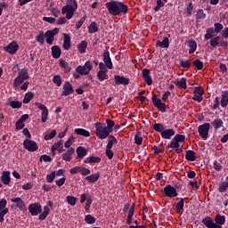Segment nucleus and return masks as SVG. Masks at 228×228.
<instances>
[{"label":"nucleus","instance_id":"1","mask_svg":"<svg viewBox=\"0 0 228 228\" xmlns=\"http://www.w3.org/2000/svg\"><path fill=\"white\" fill-rule=\"evenodd\" d=\"M105 8H107L110 15L112 17H118V15H126L129 11V7L126 5L123 2H118L111 0L105 4Z\"/></svg>","mask_w":228,"mask_h":228},{"label":"nucleus","instance_id":"2","mask_svg":"<svg viewBox=\"0 0 228 228\" xmlns=\"http://www.w3.org/2000/svg\"><path fill=\"white\" fill-rule=\"evenodd\" d=\"M77 11V1L69 0V3L61 8L62 15L66 14V19L70 20L74 17V13Z\"/></svg>","mask_w":228,"mask_h":228},{"label":"nucleus","instance_id":"3","mask_svg":"<svg viewBox=\"0 0 228 228\" xmlns=\"http://www.w3.org/2000/svg\"><path fill=\"white\" fill-rule=\"evenodd\" d=\"M95 127V136L99 138V140H106L109 136H110V132L106 128V125L104 123L97 122L94 124Z\"/></svg>","mask_w":228,"mask_h":228},{"label":"nucleus","instance_id":"4","mask_svg":"<svg viewBox=\"0 0 228 228\" xmlns=\"http://www.w3.org/2000/svg\"><path fill=\"white\" fill-rule=\"evenodd\" d=\"M94 67L92 66V61H86L84 66H77L76 69V72L80 74L81 76H88L90 74V70H92Z\"/></svg>","mask_w":228,"mask_h":228},{"label":"nucleus","instance_id":"5","mask_svg":"<svg viewBox=\"0 0 228 228\" xmlns=\"http://www.w3.org/2000/svg\"><path fill=\"white\" fill-rule=\"evenodd\" d=\"M151 101L153 102V106H155V108H158L159 111H161V113H165L167 111V104L163 103L161 102V99L158 98L156 94H153Z\"/></svg>","mask_w":228,"mask_h":228},{"label":"nucleus","instance_id":"6","mask_svg":"<svg viewBox=\"0 0 228 228\" xmlns=\"http://www.w3.org/2000/svg\"><path fill=\"white\" fill-rule=\"evenodd\" d=\"M23 147L26 149V151H28V152H35L38 151V144L37 142L29 139H25L23 141Z\"/></svg>","mask_w":228,"mask_h":228},{"label":"nucleus","instance_id":"7","mask_svg":"<svg viewBox=\"0 0 228 228\" xmlns=\"http://www.w3.org/2000/svg\"><path fill=\"white\" fill-rule=\"evenodd\" d=\"M210 127H211V125L209 123H205L199 126L198 133H199L200 136H201V138H203V140H208Z\"/></svg>","mask_w":228,"mask_h":228},{"label":"nucleus","instance_id":"8","mask_svg":"<svg viewBox=\"0 0 228 228\" xmlns=\"http://www.w3.org/2000/svg\"><path fill=\"white\" fill-rule=\"evenodd\" d=\"M28 212L32 216H38L42 213V205L38 203H31L28 205Z\"/></svg>","mask_w":228,"mask_h":228},{"label":"nucleus","instance_id":"9","mask_svg":"<svg viewBox=\"0 0 228 228\" xmlns=\"http://www.w3.org/2000/svg\"><path fill=\"white\" fill-rule=\"evenodd\" d=\"M164 195L165 197H169L170 199H174V197H177V189L174 186L167 184L164 187Z\"/></svg>","mask_w":228,"mask_h":228},{"label":"nucleus","instance_id":"10","mask_svg":"<svg viewBox=\"0 0 228 228\" xmlns=\"http://www.w3.org/2000/svg\"><path fill=\"white\" fill-rule=\"evenodd\" d=\"M11 202L15 204V208H18L20 211H26L27 209L26 203L24 202V200H22V198L20 197L12 198L11 200Z\"/></svg>","mask_w":228,"mask_h":228},{"label":"nucleus","instance_id":"11","mask_svg":"<svg viewBox=\"0 0 228 228\" xmlns=\"http://www.w3.org/2000/svg\"><path fill=\"white\" fill-rule=\"evenodd\" d=\"M38 110H41L42 115H41V120L43 123L47 122V117H49V110L47 107L42 103H36Z\"/></svg>","mask_w":228,"mask_h":228},{"label":"nucleus","instance_id":"12","mask_svg":"<svg viewBox=\"0 0 228 228\" xmlns=\"http://www.w3.org/2000/svg\"><path fill=\"white\" fill-rule=\"evenodd\" d=\"M103 62L107 69L111 70L113 69V62L111 61V57L110 56V51L105 50L102 53Z\"/></svg>","mask_w":228,"mask_h":228},{"label":"nucleus","instance_id":"13","mask_svg":"<svg viewBox=\"0 0 228 228\" xmlns=\"http://www.w3.org/2000/svg\"><path fill=\"white\" fill-rule=\"evenodd\" d=\"M72 94H74V87L70 82L66 81L63 85V91L61 92V95L67 97Z\"/></svg>","mask_w":228,"mask_h":228},{"label":"nucleus","instance_id":"14","mask_svg":"<svg viewBox=\"0 0 228 228\" xmlns=\"http://www.w3.org/2000/svg\"><path fill=\"white\" fill-rule=\"evenodd\" d=\"M114 83L115 85H123L124 86H127L130 83L129 77H126L120 75L114 76Z\"/></svg>","mask_w":228,"mask_h":228},{"label":"nucleus","instance_id":"15","mask_svg":"<svg viewBox=\"0 0 228 228\" xmlns=\"http://www.w3.org/2000/svg\"><path fill=\"white\" fill-rule=\"evenodd\" d=\"M202 95H204V90L200 87H195L192 101L202 102V101H204V97H202Z\"/></svg>","mask_w":228,"mask_h":228},{"label":"nucleus","instance_id":"16","mask_svg":"<svg viewBox=\"0 0 228 228\" xmlns=\"http://www.w3.org/2000/svg\"><path fill=\"white\" fill-rule=\"evenodd\" d=\"M142 78L146 83V85H148V86H151V85H152V77L151 76V70L145 68L142 69Z\"/></svg>","mask_w":228,"mask_h":228},{"label":"nucleus","instance_id":"17","mask_svg":"<svg viewBox=\"0 0 228 228\" xmlns=\"http://www.w3.org/2000/svg\"><path fill=\"white\" fill-rule=\"evenodd\" d=\"M202 224L208 228H222V226L216 224L215 221L209 216L202 219Z\"/></svg>","mask_w":228,"mask_h":228},{"label":"nucleus","instance_id":"18","mask_svg":"<svg viewBox=\"0 0 228 228\" xmlns=\"http://www.w3.org/2000/svg\"><path fill=\"white\" fill-rule=\"evenodd\" d=\"M17 51H19V45L15 41L11 42L5 47V52L9 53V54H15V53H17Z\"/></svg>","mask_w":228,"mask_h":228},{"label":"nucleus","instance_id":"19","mask_svg":"<svg viewBox=\"0 0 228 228\" xmlns=\"http://www.w3.org/2000/svg\"><path fill=\"white\" fill-rule=\"evenodd\" d=\"M88 150L83 146H78L77 148V159H83L85 156H87Z\"/></svg>","mask_w":228,"mask_h":228},{"label":"nucleus","instance_id":"20","mask_svg":"<svg viewBox=\"0 0 228 228\" xmlns=\"http://www.w3.org/2000/svg\"><path fill=\"white\" fill-rule=\"evenodd\" d=\"M175 134V130L169 128L162 131L161 137L164 140H170V138H172V136H174Z\"/></svg>","mask_w":228,"mask_h":228},{"label":"nucleus","instance_id":"21","mask_svg":"<svg viewBox=\"0 0 228 228\" xmlns=\"http://www.w3.org/2000/svg\"><path fill=\"white\" fill-rule=\"evenodd\" d=\"M76 152V149L74 148H69L68 151L62 154V159L63 161H71L72 160V154Z\"/></svg>","mask_w":228,"mask_h":228},{"label":"nucleus","instance_id":"22","mask_svg":"<svg viewBox=\"0 0 228 228\" xmlns=\"http://www.w3.org/2000/svg\"><path fill=\"white\" fill-rule=\"evenodd\" d=\"M174 84L175 85V86H177L178 88H182L183 90H186L188 88V86H186V78L182 77V78H176L174 81Z\"/></svg>","mask_w":228,"mask_h":228},{"label":"nucleus","instance_id":"23","mask_svg":"<svg viewBox=\"0 0 228 228\" xmlns=\"http://www.w3.org/2000/svg\"><path fill=\"white\" fill-rule=\"evenodd\" d=\"M0 179L3 184L8 186V184H10V182L12 181V177H10V171H4L2 173Z\"/></svg>","mask_w":228,"mask_h":228},{"label":"nucleus","instance_id":"24","mask_svg":"<svg viewBox=\"0 0 228 228\" xmlns=\"http://www.w3.org/2000/svg\"><path fill=\"white\" fill-rule=\"evenodd\" d=\"M220 106H222V108H227V106H228V91L222 92Z\"/></svg>","mask_w":228,"mask_h":228},{"label":"nucleus","instance_id":"25","mask_svg":"<svg viewBox=\"0 0 228 228\" xmlns=\"http://www.w3.org/2000/svg\"><path fill=\"white\" fill-rule=\"evenodd\" d=\"M52 51V56L54 58V60H58L61 56V48L58 45H53L51 48Z\"/></svg>","mask_w":228,"mask_h":228},{"label":"nucleus","instance_id":"26","mask_svg":"<svg viewBox=\"0 0 228 228\" xmlns=\"http://www.w3.org/2000/svg\"><path fill=\"white\" fill-rule=\"evenodd\" d=\"M63 45L62 47L64 51H69L70 49V36L67 33H63Z\"/></svg>","mask_w":228,"mask_h":228},{"label":"nucleus","instance_id":"27","mask_svg":"<svg viewBox=\"0 0 228 228\" xmlns=\"http://www.w3.org/2000/svg\"><path fill=\"white\" fill-rule=\"evenodd\" d=\"M136 204L133 203L129 211H128V216L126 219V225H131L133 224V216H134V208Z\"/></svg>","mask_w":228,"mask_h":228},{"label":"nucleus","instance_id":"28","mask_svg":"<svg viewBox=\"0 0 228 228\" xmlns=\"http://www.w3.org/2000/svg\"><path fill=\"white\" fill-rule=\"evenodd\" d=\"M156 45H158V47H162V49H168V47H170V41L168 40V37H164L163 41L158 40Z\"/></svg>","mask_w":228,"mask_h":228},{"label":"nucleus","instance_id":"29","mask_svg":"<svg viewBox=\"0 0 228 228\" xmlns=\"http://www.w3.org/2000/svg\"><path fill=\"white\" fill-rule=\"evenodd\" d=\"M99 177H101V173L97 172L94 175L86 176L85 181H87V183H97V181H99Z\"/></svg>","mask_w":228,"mask_h":228},{"label":"nucleus","instance_id":"30","mask_svg":"<svg viewBox=\"0 0 228 228\" xmlns=\"http://www.w3.org/2000/svg\"><path fill=\"white\" fill-rule=\"evenodd\" d=\"M215 28L210 27L207 29L206 34L204 35L205 40H211V38H215Z\"/></svg>","mask_w":228,"mask_h":228},{"label":"nucleus","instance_id":"31","mask_svg":"<svg viewBox=\"0 0 228 228\" xmlns=\"http://www.w3.org/2000/svg\"><path fill=\"white\" fill-rule=\"evenodd\" d=\"M118 143V141H117V138L115 136L109 135L106 149H113V145H117Z\"/></svg>","mask_w":228,"mask_h":228},{"label":"nucleus","instance_id":"32","mask_svg":"<svg viewBox=\"0 0 228 228\" xmlns=\"http://www.w3.org/2000/svg\"><path fill=\"white\" fill-rule=\"evenodd\" d=\"M215 222L216 225H219V227H222V225L225 224V216L217 214L215 217Z\"/></svg>","mask_w":228,"mask_h":228},{"label":"nucleus","instance_id":"33","mask_svg":"<svg viewBox=\"0 0 228 228\" xmlns=\"http://www.w3.org/2000/svg\"><path fill=\"white\" fill-rule=\"evenodd\" d=\"M84 163H86V164L101 163V158L95 157L94 155H90L84 160Z\"/></svg>","mask_w":228,"mask_h":228},{"label":"nucleus","instance_id":"34","mask_svg":"<svg viewBox=\"0 0 228 228\" xmlns=\"http://www.w3.org/2000/svg\"><path fill=\"white\" fill-rule=\"evenodd\" d=\"M175 209L176 213L183 215V211H184V199L181 198V200L176 203Z\"/></svg>","mask_w":228,"mask_h":228},{"label":"nucleus","instance_id":"35","mask_svg":"<svg viewBox=\"0 0 228 228\" xmlns=\"http://www.w3.org/2000/svg\"><path fill=\"white\" fill-rule=\"evenodd\" d=\"M75 133L76 134H78L79 136H85L86 138L90 136V131L85 128H76Z\"/></svg>","mask_w":228,"mask_h":228},{"label":"nucleus","instance_id":"36","mask_svg":"<svg viewBox=\"0 0 228 228\" xmlns=\"http://www.w3.org/2000/svg\"><path fill=\"white\" fill-rule=\"evenodd\" d=\"M211 126L214 129H221V127H224V121L220 118H215L214 121L211 122Z\"/></svg>","mask_w":228,"mask_h":228},{"label":"nucleus","instance_id":"37","mask_svg":"<svg viewBox=\"0 0 228 228\" xmlns=\"http://www.w3.org/2000/svg\"><path fill=\"white\" fill-rule=\"evenodd\" d=\"M35 98V94L33 92H28L25 94V96L23 98V103L24 104H29L31 101Z\"/></svg>","mask_w":228,"mask_h":228},{"label":"nucleus","instance_id":"38","mask_svg":"<svg viewBox=\"0 0 228 228\" xmlns=\"http://www.w3.org/2000/svg\"><path fill=\"white\" fill-rule=\"evenodd\" d=\"M60 66L64 69V72L66 74H69V72H70V70H72V67H70V65L69 64V62H67L65 60H61L60 61Z\"/></svg>","mask_w":228,"mask_h":228},{"label":"nucleus","instance_id":"39","mask_svg":"<svg viewBox=\"0 0 228 228\" xmlns=\"http://www.w3.org/2000/svg\"><path fill=\"white\" fill-rule=\"evenodd\" d=\"M88 47V43L86 41H81V43L77 45L78 53L80 54H85L86 53V48Z\"/></svg>","mask_w":228,"mask_h":228},{"label":"nucleus","instance_id":"40","mask_svg":"<svg viewBox=\"0 0 228 228\" xmlns=\"http://www.w3.org/2000/svg\"><path fill=\"white\" fill-rule=\"evenodd\" d=\"M99 31V27L97 26V22L92 21L88 27V33L90 35H94V33H97Z\"/></svg>","mask_w":228,"mask_h":228},{"label":"nucleus","instance_id":"41","mask_svg":"<svg viewBox=\"0 0 228 228\" xmlns=\"http://www.w3.org/2000/svg\"><path fill=\"white\" fill-rule=\"evenodd\" d=\"M185 159L187 161H195L197 159V157L195 156V151L189 150L185 153Z\"/></svg>","mask_w":228,"mask_h":228},{"label":"nucleus","instance_id":"42","mask_svg":"<svg viewBox=\"0 0 228 228\" xmlns=\"http://www.w3.org/2000/svg\"><path fill=\"white\" fill-rule=\"evenodd\" d=\"M45 37L46 38V44H48V45H53V42H54L53 35L47 30L45 33Z\"/></svg>","mask_w":228,"mask_h":228},{"label":"nucleus","instance_id":"43","mask_svg":"<svg viewBox=\"0 0 228 228\" xmlns=\"http://www.w3.org/2000/svg\"><path fill=\"white\" fill-rule=\"evenodd\" d=\"M9 106H11V108H12V110H20V108H22V102H20L18 100L11 101L9 102Z\"/></svg>","mask_w":228,"mask_h":228},{"label":"nucleus","instance_id":"44","mask_svg":"<svg viewBox=\"0 0 228 228\" xmlns=\"http://www.w3.org/2000/svg\"><path fill=\"white\" fill-rule=\"evenodd\" d=\"M152 127L157 133H163L165 131V126L161 123H155L152 125Z\"/></svg>","mask_w":228,"mask_h":228},{"label":"nucleus","instance_id":"45","mask_svg":"<svg viewBox=\"0 0 228 228\" xmlns=\"http://www.w3.org/2000/svg\"><path fill=\"white\" fill-rule=\"evenodd\" d=\"M173 139H175V142H177L178 143H184V142H186V135L177 134Z\"/></svg>","mask_w":228,"mask_h":228},{"label":"nucleus","instance_id":"46","mask_svg":"<svg viewBox=\"0 0 228 228\" xmlns=\"http://www.w3.org/2000/svg\"><path fill=\"white\" fill-rule=\"evenodd\" d=\"M189 47L191 48L189 50V54H193V53L197 51V42H195V40L190 41Z\"/></svg>","mask_w":228,"mask_h":228},{"label":"nucleus","instance_id":"47","mask_svg":"<svg viewBox=\"0 0 228 228\" xmlns=\"http://www.w3.org/2000/svg\"><path fill=\"white\" fill-rule=\"evenodd\" d=\"M220 37L216 36L215 37H212L210 39V46L211 47H216L217 45H220Z\"/></svg>","mask_w":228,"mask_h":228},{"label":"nucleus","instance_id":"48","mask_svg":"<svg viewBox=\"0 0 228 228\" xmlns=\"http://www.w3.org/2000/svg\"><path fill=\"white\" fill-rule=\"evenodd\" d=\"M26 81L22 77L19 76L14 79L13 81V86L17 88L18 86H20Z\"/></svg>","mask_w":228,"mask_h":228},{"label":"nucleus","instance_id":"49","mask_svg":"<svg viewBox=\"0 0 228 228\" xmlns=\"http://www.w3.org/2000/svg\"><path fill=\"white\" fill-rule=\"evenodd\" d=\"M20 77H22L25 81L26 79H29V73L28 72V69H22L20 70L19 75Z\"/></svg>","mask_w":228,"mask_h":228},{"label":"nucleus","instance_id":"50","mask_svg":"<svg viewBox=\"0 0 228 228\" xmlns=\"http://www.w3.org/2000/svg\"><path fill=\"white\" fill-rule=\"evenodd\" d=\"M95 217H94V216L92 215H86L85 217V222L86 224H88V225H92L94 224H95Z\"/></svg>","mask_w":228,"mask_h":228},{"label":"nucleus","instance_id":"51","mask_svg":"<svg viewBox=\"0 0 228 228\" xmlns=\"http://www.w3.org/2000/svg\"><path fill=\"white\" fill-rule=\"evenodd\" d=\"M192 65H194L198 70H202L204 69V62L200 61V59H196L193 62Z\"/></svg>","mask_w":228,"mask_h":228},{"label":"nucleus","instance_id":"52","mask_svg":"<svg viewBox=\"0 0 228 228\" xmlns=\"http://www.w3.org/2000/svg\"><path fill=\"white\" fill-rule=\"evenodd\" d=\"M106 76H108V71L99 70L97 72L99 81H104L106 79Z\"/></svg>","mask_w":228,"mask_h":228},{"label":"nucleus","instance_id":"53","mask_svg":"<svg viewBox=\"0 0 228 228\" xmlns=\"http://www.w3.org/2000/svg\"><path fill=\"white\" fill-rule=\"evenodd\" d=\"M44 37H45V34L44 33V31H40L39 34L36 37V40L39 42V44H41L42 45L45 42V39L44 38Z\"/></svg>","mask_w":228,"mask_h":228},{"label":"nucleus","instance_id":"54","mask_svg":"<svg viewBox=\"0 0 228 228\" xmlns=\"http://www.w3.org/2000/svg\"><path fill=\"white\" fill-rule=\"evenodd\" d=\"M180 67H183V69H190L191 67V61L190 60H181L180 61Z\"/></svg>","mask_w":228,"mask_h":228},{"label":"nucleus","instance_id":"55","mask_svg":"<svg viewBox=\"0 0 228 228\" xmlns=\"http://www.w3.org/2000/svg\"><path fill=\"white\" fill-rule=\"evenodd\" d=\"M106 129H108L111 134L113 132V127H115V121L111 119H106Z\"/></svg>","mask_w":228,"mask_h":228},{"label":"nucleus","instance_id":"56","mask_svg":"<svg viewBox=\"0 0 228 228\" xmlns=\"http://www.w3.org/2000/svg\"><path fill=\"white\" fill-rule=\"evenodd\" d=\"M228 190V182H224L219 185L218 191L220 193H225Z\"/></svg>","mask_w":228,"mask_h":228},{"label":"nucleus","instance_id":"57","mask_svg":"<svg viewBox=\"0 0 228 228\" xmlns=\"http://www.w3.org/2000/svg\"><path fill=\"white\" fill-rule=\"evenodd\" d=\"M53 83L56 85V86H61V83H62L61 77L60 75L53 76Z\"/></svg>","mask_w":228,"mask_h":228},{"label":"nucleus","instance_id":"58","mask_svg":"<svg viewBox=\"0 0 228 228\" xmlns=\"http://www.w3.org/2000/svg\"><path fill=\"white\" fill-rule=\"evenodd\" d=\"M168 149H179L181 147V144L178 143L177 141H175L173 138L170 143L167 144Z\"/></svg>","mask_w":228,"mask_h":228},{"label":"nucleus","instance_id":"59","mask_svg":"<svg viewBox=\"0 0 228 228\" xmlns=\"http://www.w3.org/2000/svg\"><path fill=\"white\" fill-rule=\"evenodd\" d=\"M66 200L69 206H74L77 202V199L74 196H67Z\"/></svg>","mask_w":228,"mask_h":228},{"label":"nucleus","instance_id":"60","mask_svg":"<svg viewBox=\"0 0 228 228\" xmlns=\"http://www.w3.org/2000/svg\"><path fill=\"white\" fill-rule=\"evenodd\" d=\"M74 140H75L74 135L69 136V139L64 143V147L66 149H70L71 148L70 146L72 145V143H74Z\"/></svg>","mask_w":228,"mask_h":228},{"label":"nucleus","instance_id":"61","mask_svg":"<svg viewBox=\"0 0 228 228\" xmlns=\"http://www.w3.org/2000/svg\"><path fill=\"white\" fill-rule=\"evenodd\" d=\"M142 134L137 133L134 135V143H136V145H142V142H143V138L141 136Z\"/></svg>","mask_w":228,"mask_h":228},{"label":"nucleus","instance_id":"62","mask_svg":"<svg viewBox=\"0 0 228 228\" xmlns=\"http://www.w3.org/2000/svg\"><path fill=\"white\" fill-rule=\"evenodd\" d=\"M55 178H56V171H53L50 175H46V182L53 183Z\"/></svg>","mask_w":228,"mask_h":228},{"label":"nucleus","instance_id":"63","mask_svg":"<svg viewBox=\"0 0 228 228\" xmlns=\"http://www.w3.org/2000/svg\"><path fill=\"white\" fill-rule=\"evenodd\" d=\"M56 136V130H53L50 134H46L44 138L46 141L53 140Z\"/></svg>","mask_w":228,"mask_h":228},{"label":"nucleus","instance_id":"64","mask_svg":"<svg viewBox=\"0 0 228 228\" xmlns=\"http://www.w3.org/2000/svg\"><path fill=\"white\" fill-rule=\"evenodd\" d=\"M196 19H206V13L204 10L199 9L196 13Z\"/></svg>","mask_w":228,"mask_h":228}]
</instances>
